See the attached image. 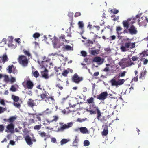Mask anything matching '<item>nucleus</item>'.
Here are the masks:
<instances>
[{
    "instance_id": "nucleus-9",
    "label": "nucleus",
    "mask_w": 148,
    "mask_h": 148,
    "mask_svg": "<svg viewBox=\"0 0 148 148\" xmlns=\"http://www.w3.org/2000/svg\"><path fill=\"white\" fill-rule=\"evenodd\" d=\"M53 119L51 120H49V119L46 118L44 120L43 125H49L51 122H56L58 119V117L57 116H53Z\"/></svg>"
},
{
    "instance_id": "nucleus-16",
    "label": "nucleus",
    "mask_w": 148,
    "mask_h": 148,
    "mask_svg": "<svg viewBox=\"0 0 148 148\" xmlns=\"http://www.w3.org/2000/svg\"><path fill=\"white\" fill-rule=\"evenodd\" d=\"M60 41L56 37H54L53 41V45L54 48H58L60 47V45L58 42Z\"/></svg>"
},
{
    "instance_id": "nucleus-39",
    "label": "nucleus",
    "mask_w": 148,
    "mask_h": 148,
    "mask_svg": "<svg viewBox=\"0 0 148 148\" xmlns=\"http://www.w3.org/2000/svg\"><path fill=\"white\" fill-rule=\"evenodd\" d=\"M146 71L145 70L144 72H143L140 73V76L139 78L140 79H143V77H144V76L146 74Z\"/></svg>"
},
{
    "instance_id": "nucleus-32",
    "label": "nucleus",
    "mask_w": 148,
    "mask_h": 148,
    "mask_svg": "<svg viewBox=\"0 0 148 148\" xmlns=\"http://www.w3.org/2000/svg\"><path fill=\"white\" fill-rule=\"evenodd\" d=\"M32 75L35 77L37 78L39 76V74L38 71L36 70L35 71H32Z\"/></svg>"
},
{
    "instance_id": "nucleus-14",
    "label": "nucleus",
    "mask_w": 148,
    "mask_h": 148,
    "mask_svg": "<svg viewBox=\"0 0 148 148\" xmlns=\"http://www.w3.org/2000/svg\"><path fill=\"white\" fill-rule=\"evenodd\" d=\"M107 92H104L101 93L99 95H97V99L101 100H104L108 96Z\"/></svg>"
},
{
    "instance_id": "nucleus-61",
    "label": "nucleus",
    "mask_w": 148,
    "mask_h": 148,
    "mask_svg": "<svg viewBox=\"0 0 148 148\" xmlns=\"http://www.w3.org/2000/svg\"><path fill=\"white\" fill-rule=\"evenodd\" d=\"M143 59H144V60L143 62V64H147L148 62V60L147 59H145V58H143L142 59V60H143Z\"/></svg>"
},
{
    "instance_id": "nucleus-57",
    "label": "nucleus",
    "mask_w": 148,
    "mask_h": 148,
    "mask_svg": "<svg viewBox=\"0 0 148 148\" xmlns=\"http://www.w3.org/2000/svg\"><path fill=\"white\" fill-rule=\"evenodd\" d=\"M23 132L25 134H27L29 132L28 130L26 128H25L24 129Z\"/></svg>"
},
{
    "instance_id": "nucleus-17",
    "label": "nucleus",
    "mask_w": 148,
    "mask_h": 148,
    "mask_svg": "<svg viewBox=\"0 0 148 148\" xmlns=\"http://www.w3.org/2000/svg\"><path fill=\"white\" fill-rule=\"evenodd\" d=\"M26 86L28 89H32L34 87V84L30 80H27L26 82Z\"/></svg>"
},
{
    "instance_id": "nucleus-13",
    "label": "nucleus",
    "mask_w": 148,
    "mask_h": 148,
    "mask_svg": "<svg viewBox=\"0 0 148 148\" xmlns=\"http://www.w3.org/2000/svg\"><path fill=\"white\" fill-rule=\"evenodd\" d=\"M128 30L131 35L136 34L138 33L137 28L134 25H131Z\"/></svg>"
},
{
    "instance_id": "nucleus-60",
    "label": "nucleus",
    "mask_w": 148,
    "mask_h": 148,
    "mask_svg": "<svg viewBox=\"0 0 148 148\" xmlns=\"http://www.w3.org/2000/svg\"><path fill=\"white\" fill-rule=\"evenodd\" d=\"M0 103L3 106H5V103L4 100L3 99H1L0 101Z\"/></svg>"
},
{
    "instance_id": "nucleus-64",
    "label": "nucleus",
    "mask_w": 148,
    "mask_h": 148,
    "mask_svg": "<svg viewBox=\"0 0 148 148\" xmlns=\"http://www.w3.org/2000/svg\"><path fill=\"white\" fill-rule=\"evenodd\" d=\"M56 139L55 138H52L51 139V141L53 143H55L56 142Z\"/></svg>"
},
{
    "instance_id": "nucleus-31",
    "label": "nucleus",
    "mask_w": 148,
    "mask_h": 148,
    "mask_svg": "<svg viewBox=\"0 0 148 148\" xmlns=\"http://www.w3.org/2000/svg\"><path fill=\"white\" fill-rule=\"evenodd\" d=\"M114 77L110 81L112 86H117V81H116L114 79Z\"/></svg>"
},
{
    "instance_id": "nucleus-46",
    "label": "nucleus",
    "mask_w": 148,
    "mask_h": 148,
    "mask_svg": "<svg viewBox=\"0 0 148 148\" xmlns=\"http://www.w3.org/2000/svg\"><path fill=\"white\" fill-rule=\"evenodd\" d=\"M13 105L16 107L19 108L21 106L20 104L17 102H14Z\"/></svg>"
},
{
    "instance_id": "nucleus-26",
    "label": "nucleus",
    "mask_w": 148,
    "mask_h": 148,
    "mask_svg": "<svg viewBox=\"0 0 148 148\" xmlns=\"http://www.w3.org/2000/svg\"><path fill=\"white\" fill-rule=\"evenodd\" d=\"M59 39L61 40L62 41L65 42L67 43L69 42V40H67L65 39V36L63 34L61 35V36L59 38Z\"/></svg>"
},
{
    "instance_id": "nucleus-2",
    "label": "nucleus",
    "mask_w": 148,
    "mask_h": 148,
    "mask_svg": "<svg viewBox=\"0 0 148 148\" xmlns=\"http://www.w3.org/2000/svg\"><path fill=\"white\" fill-rule=\"evenodd\" d=\"M125 41H126L123 44L120 48L121 51L123 52L127 51L128 50L129 48L132 49L135 47V42H132L130 39L129 38H127L125 39Z\"/></svg>"
},
{
    "instance_id": "nucleus-36",
    "label": "nucleus",
    "mask_w": 148,
    "mask_h": 148,
    "mask_svg": "<svg viewBox=\"0 0 148 148\" xmlns=\"http://www.w3.org/2000/svg\"><path fill=\"white\" fill-rule=\"evenodd\" d=\"M87 103H88L92 104L94 103V98L91 97L90 98L88 99L87 100Z\"/></svg>"
},
{
    "instance_id": "nucleus-54",
    "label": "nucleus",
    "mask_w": 148,
    "mask_h": 148,
    "mask_svg": "<svg viewBox=\"0 0 148 148\" xmlns=\"http://www.w3.org/2000/svg\"><path fill=\"white\" fill-rule=\"evenodd\" d=\"M97 54L96 50H92L91 51V54L93 55H95Z\"/></svg>"
},
{
    "instance_id": "nucleus-35",
    "label": "nucleus",
    "mask_w": 148,
    "mask_h": 148,
    "mask_svg": "<svg viewBox=\"0 0 148 148\" xmlns=\"http://www.w3.org/2000/svg\"><path fill=\"white\" fill-rule=\"evenodd\" d=\"M64 49L67 51L73 50V48L72 47L69 45H64Z\"/></svg>"
},
{
    "instance_id": "nucleus-12",
    "label": "nucleus",
    "mask_w": 148,
    "mask_h": 148,
    "mask_svg": "<svg viewBox=\"0 0 148 148\" xmlns=\"http://www.w3.org/2000/svg\"><path fill=\"white\" fill-rule=\"evenodd\" d=\"M45 101L47 103L53 104L55 102L54 96L52 95L48 96L46 99H45Z\"/></svg>"
},
{
    "instance_id": "nucleus-63",
    "label": "nucleus",
    "mask_w": 148,
    "mask_h": 148,
    "mask_svg": "<svg viewBox=\"0 0 148 148\" xmlns=\"http://www.w3.org/2000/svg\"><path fill=\"white\" fill-rule=\"evenodd\" d=\"M54 69L56 72H58L59 71V69H61L59 68H57L56 67H54Z\"/></svg>"
},
{
    "instance_id": "nucleus-37",
    "label": "nucleus",
    "mask_w": 148,
    "mask_h": 148,
    "mask_svg": "<svg viewBox=\"0 0 148 148\" xmlns=\"http://www.w3.org/2000/svg\"><path fill=\"white\" fill-rule=\"evenodd\" d=\"M125 82V80L124 79H119L117 81V86L121 85L123 84Z\"/></svg>"
},
{
    "instance_id": "nucleus-56",
    "label": "nucleus",
    "mask_w": 148,
    "mask_h": 148,
    "mask_svg": "<svg viewBox=\"0 0 148 148\" xmlns=\"http://www.w3.org/2000/svg\"><path fill=\"white\" fill-rule=\"evenodd\" d=\"M81 53L82 56L84 57H85L86 56L87 53L86 51H81Z\"/></svg>"
},
{
    "instance_id": "nucleus-11",
    "label": "nucleus",
    "mask_w": 148,
    "mask_h": 148,
    "mask_svg": "<svg viewBox=\"0 0 148 148\" xmlns=\"http://www.w3.org/2000/svg\"><path fill=\"white\" fill-rule=\"evenodd\" d=\"M73 125L72 122L68 123L66 124H64L62 126L58 128V130L60 131L63 132L65 130L68 129L71 127Z\"/></svg>"
},
{
    "instance_id": "nucleus-7",
    "label": "nucleus",
    "mask_w": 148,
    "mask_h": 148,
    "mask_svg": "<svg viewBox=\"0 0 148 148\" xmlns=\"http://www.w3.org/2000/svg\"><path fill=\"white\" fill-rule=\"evenodd\" d=\"M6 70L10 74L12 73L13 74L16 75L18 73L17 70L12 64L9 65L6 68Z\"/></svg>"
},
{
    "instance_id": "nucleus-3",
    "label": "nucleus",
    "mask_w": 148,
    "mask_h": 148,
    "mask_svg": "<svg viewBox=\"0 0 148 148\" xmlns=\"http://www.w3.org/2000/svg\"><path fill=\"white\" fill-rule=\"evenodd\" d=\"M119 64L123 68H125L134 65V63L132 62L130 58H124L119 62Z\"/></svg>"
},
{
    "instance_id": "nucleus-4",
    "label": "nucleus",
    "mask_w": 148,
    "mask_h": 148,
    "mask_svg": "<svg viewBox=\"0 0 148 148\" xmlns=\"http://www.w3.org/2000/svg\"><path fill=\"white\" fill-rule=\"evenodd\" d=\"M3 77L4 78V81L6 83L10 82L11 84H12L16 81V78L12 75L10 76V78H9L8 75L0 73V79H1Z\"/></svg>"
},
{
    "instance_id": "nucleus-40",
    "label": "nucleus",
    "mask_w": 148,
    "mask_h": 148,
    "mask_svg": "<svg viewBox=\"0 0 148 148\" xmlns=\"http://www.w3.org/2000/svg\"><path fill=\"white\" fill-rule=\"evenodd\" d=\"M69 71H68V70H65L63 71L62 74L64 76L66 77L67 76V75Z\"/></svg>"
},
{
    "instance_id": "nucleus-52",
    "label": "nucleus",
    "mask_w": 148,
    "mask_h": 148,
    "mask_svg": "<svg viewBox=\"0 0 148 148\" xmlns=\"http://www.w3.org/2000/svg\"><path fill=\"white\" fill-rule=\"evenodd\" d=\"M4 129V126L2 125H0V133L3 132Z\"/></svg>"
},
{
    "instance_id": "nucleus-45",
    "label": "nucleus",
    "mask_w": 148,
    "mask_h": 148,
    "mask_svg": "<svg viewBox=\"0 0 148 148\" xmlns=\"http://www.w3.org/2000/svg\"><path fill=\"white\" fill-rule=\"evenodd\" d=\"M33 37L35 39L38 38L40 36V34L38 33H36L33 35Z\"/></svg>"
},
{
    "instance_id": "nucleus-34",
    "label": "nucleus",
    "mask_w": 148,
    "mask_h": 148,
    "mask_svg": "<svg viewBox=\"0 0 148 148\" xmlns=\"http://www.w3.org/2000/svg\"><path fill=\"white\" fill-rule=\"evenodd\" d=\"M69 141V140L66 139H62L60 142V145H63L66 144Z\"/></svg>"
},
{
    "instance_id": "nucleus-42",
    "label": "nucleus",
    "mask_w": 148,
    "mask_h": 148,
    "mask_svg": "<svg viewBox=\"0 0 148 148\" xmlns=\"http://www.w3.org/2000/svg\"><path fill=\"white\" fill-rule=\"evenodd\" d=\"M43 113L46 114H48L51 113V111L49 108H47L43 112Z\"/></svg>"
},
{
    "instance_id": "nucleus-27",
    "label": "nucleus",
    "mask_w": 148,
    "mask_h": 148,
    "mask_svg": "<svg viewBox=\"0 0 148 148\" xmlns=\"http://www.w3.org/2000/svg\"><path fill=\"white\" fill-rule=\"evenodd\" d=\"M122 23L123 27H125L126 29H128L129 27V21L128 20L123 21Z\"/></svg>"
},
{
    "instance_id": "nucleus-38",
    "label": "nucleus",
    "mask_w": 148,
    "mask_h": 148,
    "mask_svg": "<svg viewBox=\"0 0 148 148\" xmlns=\"http://www.w3.org/2000/svg\"><path fill=\"white\" fill-rule=\"evenodd\" d=\"M42 125L41 124L36 125L34 127V129L35 130H39L41 128Z\"/></svg>"
},
{
    "instance_id": "nucleus-6",
    "label": "nucleus",
    "mask_w": 148,
    "mask_h": 148,
    "mask_svg": "<svg viewBox=\"0 0 148 148\" xmlns=\"http://www.w3.org/2000/svg\"><path fill=\"white\" fill-rule=\"evenodd\" d=\"M140 26L145 27L148 23V18L147 16H143L140 18L138 21Z\"/></svg>"
},
{
    "instance_id": "nucleus-51",
    "label": "nucleus",
    "mask_w": 148,
    "mask_h": 148,
    "mask_svg": "<svg viewBox=\"0 0 148 148\" xmlns=\"http://www.w3.org/2000/svg\"><path fill=\"white\" fill-rule=\"evenodd\" d=\"M6 110L5 108H3V107L0 106V114L3 113Z\"/></svg>"
},
{
    "instance_id": "nucleus-53",
    "label": "nucleus",
    "mask_w": 148,
    "mask_h": 148,
    "mask_svg": "<svg viewBox=\"0 0 148 148\" xmlns=\"http://www.w3.org/2000/svg\"><path fill=\"white\" fill-rule=\"evenodd\" d=\"M127 72L126 71H124L121 73H119V77H123L125 76V73Z\"/></svg>"
},
{
    "instance_id": "nucleus-55",
    "label": "nucleus",
    "mask_w": 148,
    "mask_h": 148,
    "mask_svg": "<svg viewBox=\"0 0 148 148\" xmlns=\"http://www.w3.org/2000/svg\"><path fill=\"white\" fill-rule=\"evenodd\" d=\"M81 15V13L80 12H77L75 13L74 16L75 17H77L78 16H80Z\"/></svg>"
},
{
    "instance_id": "nucleus-30",
    "label": "nucleus",
    "mask_w": 148,
    "mask_h": 148,
    "mask_svg": "<svg viewBox=\"0 0 148 148\" xmlns=\"http://www.w3.org/2000/svg\"><path fill=\"white\" fill-rule=\"evenodd\" d=\"M12 98L14 101V102H17L19 100V97L18 96H16L12 95Z\"/></svg>"
},
{
    "instance_id": "nucleus-15",
    "label": "nucleus",
    "mask_w": 148,
    "mask_h": 148,
    "mask_svg": "<svg viewBox=\"0 0 148 148\" xmlns=\"http://www.w3.org/2000/svg\"><path fill=\"white\" fill-rule=\"evenodd\" d=\"M37 100L36 99L34 100L31 98L29 99L27 103V106L33 108L34 106H37V104L35 103V101Z\"/></svg>"
},
{
    "instance_id": "nucleus-29",
    "label": "nucleus",
    "mask_w": 148,
    "mask_h": 148,
    "mask_svg": "<svg viewBox=\"0 0 148 148\" xmlns=\"http://www.w3.org/2000/svg\"><path fill=\"white\" fill-rule=\"evenodd\" d=\"M41 99V100H44L46 99V98L48 97L47 95L46 92L45 91L44 93L41 94L40 95Z\"/></svg>"
},
{
    "instance_id": "nucleus-50",
    "label": "nucleus",
    "mask_w": 148,
    "mask_h": 148,
    "mask_svg": "<svg viewBox=\"0 0 148 148\" xmlns=\"http://www.w3.org/2000/svg\"><path fill=\"white\" fill-rule=\"evenodd\" d=\"M139 59V58L138 57L136 56H133L132 57V59L133 61H137Z\"/></svg>"
},
{
    "instance_id": "nucleus-62",
    "label": "nucleus",
    "mask_w": 148,
    "mask_h": 148,
    "mask_svg": "<svg viewBox=\"0 0 148 148\" xmlns=\"http://www.w3.org/2000/svg\"><path fill=\"white\" fill-rule=\"evenodd\" d=\"M89 111L90 112V114H95L96 113L95 111H93L92 110H89Z\"/></svg>"
},
{
    "instance_id": "nucleus-22",
    "label": "nucleus",
    "mask_w": 148,
    "mask_h": 148,
    "mask_svg": "<svg viewBox=\"0 0 148 148\" xmlns=\"http://www.w3.org/2000/svg\"><path fill=\"white\" fill-rule=\"evenodd\" d=\"M43 61L41 62L40 64V66L42 67H45V65H44L46 62H49L50 61V59L47 58H46V57L44 56L43 57Z\"/></svg>"
},
{
    "instance_id": "nucleus-5",
    "label": "nucleus",
    "mask_w": 148,
    "mask_h": 148,
    "mask_svg": "<svg viewBox=\"0 0 148 148\" xmlns=\"http://www.w3.org/2000/svg\"><path fill=\"white\" fill-rule=\"evenodd\" d=\"M18 62L24 66H27L28 64V60L26 57L23 55L19 56L18 58Z\"/></svg>"
},
{
    "instance_id": "nucleus-59",
    "label": "nucleus",
    "mask_w": 148,
    "mask_h": 148,
    "mask_svg": "<svg viewBox=\"0 0 148 148\" xmlns=\"http://www.w3.org/2000/svg\"><path fill=\"white\" fill-rule=\"evenodd\" d=\"M56 87H58L59 88L60 90H62L63 89V87L60 85V84H58L56 85Z\"/></svg>"
},
{
    "instance_id": "nucleus-1",
    "label": "nucleus",
    "mask_w": 148,
    "mask_h": 148,
    "mask_svg": "<svg viewBox=\"0 0 148 148\" xmlns=\"http://www.w3.org/2000/svg\"><path fill=\"white\" fill-rule=\"evenodd\" d=\"M16 119V117L14 116L10 117L8 119H4V121L8 122L10 123L6 126V129L5 130L6 132H10L12 134L14 133V124L13 123Z\"/></svg>"
},
{
    "instance_id": "nucleus-43",
    "label": "nucleus",
    "mask_w": 148,
    "mask_h": 148,
    "mask_svg": "<svg viewBox=\"0 0 148 148\" xmlns=\"http://www.w3.org/2000/svg\"><path fill=\"white\" fill-rule=\"evenodd\" d=\"M78 25L79 27L81 29H83L84 27V23L83 21H79L78 23Z\"/></svg>"
},
{
    "instance_id": "nucleus-20",
    "label": "nucleus",
    "mask_w": 148,
    "mask_h": 148,
    "mask_svg": "<svg viewBox=\"0 0 148 148\" xmlns=\"http://www.w3.org/2000/svg\"><path fill=\"white\" fill-rule=\"evenodd\" d=\"M25 139L28 145H30L33 144L31 138L29 135H26L25 138Z\"/></svg>"
},
{
    "instance_id": "nucleus-47",
    "label": "nucleus",
    "mask_w": 148,
    "mask_h": 148,
    "mask_svg": "<svg viewBox=\"0 0 148 148\" xmlns=\"http://www.w3.org/2000/svg\"><path fill=\"white\" fill-rule=\"evenodd\" d=\"M146 52L145 51H143L141 53H140V54L141 56V57L143 58L146 55V56H147L148 55V54H146Z\"/></svg>"
},
{
    "instance_id": "nucleus-19",
    "label": "nucleus",
    "mask_w": 148,
    "mask_h": 148,
    "mask_svg": "<svg viewBox=\"0 0 148 148\" xmlns=\"http://www.w3.org/2000/svg\"><path fill=\"white\" fill-rule=\"evenodd\" d=\"M8 60V58L6 54L3 55L2 57H0V62L4 64Z\"/></svg>"
},
{
    "instance_id": "nucleus-24",
    "label": "nucleus",
    "mask_w": 148,
    "mask_h": 148,
    "mask_svg": "<svg viewBox=\"0 0 148 148\" xmlns=\"http://www.w3.org/2000/svg\"><path fill=\"white\" fill-rule=\"evenodd\" d=\"M108 127L107 125H105L104 127L103 131L102 132V135L103 136H106L107 135L108 133Z\"/></svg>"
},
{
    "instance_id": "nucleus-25",
    "label": "nucleus",
    "mask_w": 148,
    "mask_h": 148,
    "mask_svg": "<svg viewBox=\"0 0 148 148\" xmlns=\"http://www.w3.org/2000/svg\"><path fill=\"white\" fill-rule=\"evenodd\" d=\"M80 132L83 134L88 133V131L86 127H81L79 128Z\"/></svg>"
},
{
    "instance_id": "nucleus-21",
    "label": "nucleus",
    "mask_w": 148,
    "mask_h": 148,
    "mask_svg": "<svg viewBox=\"0 0 148 148\" xmlns=\"http://www.w3.org/2000/svg\"><path fill=\"white\" fill-rule=\"evenodd\" d=\"M93 61L97 62H99L100 64H101L103 62V59H101L100 57H96L94 58Z\"/></svg>"
},
{
    "instance_id": "nucleus-23",
    "label": "nucleus",
    "mask_w": 148,
    "mask_h": 148,
    "mask_svg": "<svg viewBox=\"0 0 148 148\" xmlns=\"http://www.w3.org/2000/svg\"><path fill=\"white\" fill-rule=\"evenodd\" d=\"M48 71V70L47 69H45L43 71L41 72V75L42 77L46 79L49 78L47 73Z\"/></svg>"
},
{
    "instance_id": "nucleus-41",
    "label": "nucleus",
    "mask_w": 148,
    "mask_h": 148,
    "mask_svg": "<svg viewBox=\"0 0 148 148\" xmlns=\"http://www.w3.org/2000/svg\"><path fill=\"white\" fill-rule=\"evenodd\" d=\"M10 90L14 92L16 91V88L15 86V85H13L11 86L10 88Z\"/></svg>"
},
{
    "instance_id": "nucleus-49",
    "label": "nucleus",
    "mask_w": 148,
    "mask_h": 148,
    "mask_svg": "<svg viewBox=\"0 0 148 148\" xmlns=\"http://www.w3.org/2000/svg\"><path fill=\"white\" fill-rule=\"evenodd\" d=\"M84 146H88L90 145V142L88 140H86L84 141Z\"/></svg>"
},
{
    "instance_id": "nucleus-58",
    "label": "nucleus",
    "mask_w": 148,
    "mask_h": 148,
    "mask_svg": "<svg viewBox=\"0 0 148 148\" xmlns=\"http://www.w3.org/2000/svg\"><path fill=\"white\" fill-rule=\"evenodd\" d=\"M114 17V18L113 19V20L114 21H115L118 20L119 18V16H116L115 15H114L113 17L112 16V17Z\"/></svg>"
},
{
    "instance_id": "nucleus-44",
    "label": "nucleus",
    "mask_w": 148,
    "mask_h": 148,
    "mask_svg": "<svg viewBox=\"0 0 148 148\" xmlns=\"http://www.w3.org/2000/svg\"><path fill=\"white\" fill-rule=\"evenodd\" d=\"M40 131L38 132V134L40 135L42 137H46L47 136V134L44 132H42L40 133Z\"/></svg>"
},
{
    "instance_id": "nucleus-48",
    "label": "nucleus",
    "mask_w": 148,
    "mask_h": 148,
    "mask_svg": "<svg viewBox=\"0 0 148 148\" xmlns=\"http://www.w3.org/2000/svg\"><path fill=\"white\" fill-rule=\"evenodd\" d=\"M111 12L114 14H116L119 12V10L116 9H113L110 10Z\"/></svg>"
},
{
    "instance_id": "nucleus-28",
    "label": "nucleus",
    "mask_w": 148,
    "mask_h": 148,
    "mask_svg": "<svg viewBox=\"0 0 148 148\" xmlns=\"http://www.w3.org/2000/svg\"><path fill=\"white\" fill-rule=\"evenodd\" d=\"M79 141V139L76 136L75 139L73 141V145H72V147H73L74 146H75L77 147L78 145L77 143Z\"/></svg>"
},
{
    "instance_id": "nucleus-33",
    "label": "nucleus",
    "mask_w": 148,
    "mask_h": 148,
    "mask_svg": "<svg viewBox=\"0 0 148 148\" xmlns=\"http://www.w3.org/2000/svg\"><path fill=\"white\" fill-rule=\"evenodd\" d=\"M23 52L24 54L27 56L28 58H30L31 57V54L29 51L24 49L23 50Z\"/></svg>"
},
{
    "instance_id": "nucleus-10",
    "label": "nucleus",
    "mask_w": 148,
    "mask_h": 148,
    "mask_svg": "<svg viewBox=\"0 0 148 148\" xmlns=\"http://www.w3.org/2000/svg\"><path fill=\"white\" fill-rule=\"evenodd\" d=\"M91 106L93 108L95 109L97 112V119L98 120L101 121V119H100V118L102 116L101 113L98 107L95 105V102L92 103Z\"/></svg>"
},
{
    "instance_id": "nucleus-18",
    "label": "nucleus",
    "mask_w": 148,
    "mask_h": 148,
    "mask_svg": "<svg viewBox=\"0 0 148 148\" xmlns=\"http://www.w3.org/2000/svg\"><path fill=\"white\" fill-rule=\"evenodd\" d=\"M122 29L123 28L120 26H118L116 27V31L117 35V37L119 39H121L122 38V37L120 36V35L122 34V32L121 31Z\"/></svg>"
},
{
    "instance_id": "nucleus-8",
    "label": "nucleus",
    "mask_w": 148,
    "mask_h": 148,
    "mask_svg": "<svg viewBox=\"0 0 148 148\" xmlns=\"http://www.w3.org/2000/svg\"><path fill=\"white\" fill-rule=\"evenodd\" d=\"M72 79L73 82L76 84H78L83 80V78L82 77H79L77 73H75L72 77Z\"/></svg>"
}]
</instances>
